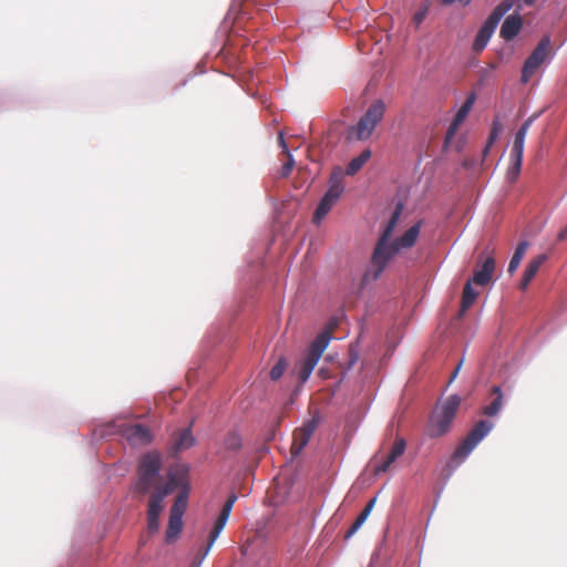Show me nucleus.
<instances>
[{"instance_id":"nucleus-5","label":"nucleus","mask_w":567,"mask_h":567,"mask_svg":"<svg viewBox=\"0 0 567 567\" xmlns=\"http://www.w3.org/2000/svg\"><path fill=\"white\" fill-rule=\"evenodd\" d=\"M537 115L529 116L518 128L515 134L512 151H511V164L506 173V178L509 183H514L520 173L522 163H523V154H524V145L527 132Z\"/></svg>"},{"instance_id":"nucleus-34","label":"nucleus","mask_w":567,"mask_h":567,"mask_svg":"<svg viewBox=\"0 0 567 567\" xmlns=\"http://www.w3.org/2000/svg\"><path fill=\"white\" fill-rule=\"evenodd\" d=\"M188 488H184V491H181L178 495L175 498V502L171 508V513L173 515L182 516L184 515L186 508H187V499H188Z\"/></svg>"},{"instance_id":"nucleus-11","label":"nucleus","mask_w":567,"mask_h":567,"mask_svg":"<svg viewBox=\"0 0 567 567\" xmlns=\"http://www.w3.org/2000/svg\"><path fill=\"white\" fill-rule=\"evenodd\" d=\"M406 449V442L403 437L396 436L388 455L382 457V460L379 462L380 453L374 455V468L373 473L375 475H379L381 473H385L390 470L391 465L403 455Z\"/></svg>"},{"instance_id":"nucleus-33","label":"nucleus","mask_w":567,"mask_h":567,"mask_svg":"<svg viewBox=\"0 0 567 567\" xmlns=\"http://www.w3.org/2000/svg\"><path fill=\"white\" fill-rule=\"evenodd\" d=\"M221 446L225 451L236 452L241 449V436L236 431H230L225 435Z\"/></svg>"},{"instance_id":"nucleus-9","label":"nucleus","mask_w":567,"mask_h":567,"mask_svg":"<svg viewBox=\"0 0 567 567\" xmlns=\"http://www.w3.org/2000/svg\"><path fill=\"white\" fill-rule=\"evenodd\" d=\"M237 501V495L236 494H231L228 499L225 502L215 524H214V527L213 529L210 530L209 533V537H208V543H207V546L204 550V553L202 554V557L198 561V565L202 563V560L205 558V556L208 554V551L210 550L212 546L214 545V543L216 542V539L218 538L219 534L221 533V530L224 529L229 516H230V513H231V509L234 507V504L236 503Z\"/></svg>"},{"instance_id":"nucleus-7","label":"nucleus","mask_w":567,"mask_h":567,"mask_svg":"<svg viewBox=\"0 0 567 567\" xmlns=\"http://www.w3.org/2000/svg\"><path fill=\"white\" fill-rule=\"evenodd\" d=\"M492 427L493 424L491 422L485 420L478 421L455 449L452 456L453 461L456 463L463 462L476 445L489 433Z\"/></svg>"},{"instance_id":"nucleus-10","label":"nucleus","mask_w":567,"mask_h":567,"mask_svg":"<svg viewBox=\"0 0 567 567\" xmlns=\"http://www.w3.org/2000/svg\"><path fill=\"white\" fill-rule=\"evenodd\" d=\"M237 501V495L236 494H231L228 499L225 502L215 524H214V527L213 529L210 530L209 533V537H208V543H207V546L204 550V553L202 554V557L198 561V565L202 563V560L205 558V556L208 554V551L210 550L212 546L214 545V543L216 542V539L218 538L219 534L221 533V530L224 529L229 516H230V513H231V509L234 507V504L236 503Z\"/></svg>"},{"instance_id":"nucleus-36","label":"nucleus","mask_w":567,"mask_h":567,"mask_svg":"<svg viewBox=\"0 0 567 567\" xmlns=\"http://www.w3.org/2000/svg\"><path fill=\"white\" fill-rule=\"evenodd\" d=\"M287 365L288 364H287L286 359L280 358L269 372L270 379L274 381L279 380L282 377Z\"/></svg>"},{"instance_id":"nucleus-47","label":"nucleus","mask_w":567,"mask_h":567,"mask_svg":"<svg viewBox=\"0 0 567 567\" xmlns=\"http://www.w3.org/2000/svg\"><path fill=\"white\" fill-rule=\"evenodd\" d=\"M536 0H524V2L528 6L533 4Z\"/></svg>"},{"instance_id":"nucleus-42","label":"nucleus","mask_w":567,"mask_h":567,"mask_svg":"<svg viewBox=\"0 0 567 567\" xmlns=\"http://www.w3.org/2000/svg\"><path fill=\"white\" fill-rule=\"evenodd\" d=\"M462 364H463V360H461L457 365L455 367L454 371L452 372V375L450 378V381L449 383H452L454 381V379L457 377L461 368H462Z\"/></svg>"},{"instance_id":"nucleus-25","label":"nucleus","mask_w":567,"mask_h":567,"mask_svg":"<svg viewBox=\"0 0 567 567\" xmlns=\"http://www.w3.org/2000/svg\"><path fill=\"white\" fill-rule=\"evenodd\" d=\"M492 395H494V399L489 404L484 406L483 413L486 416H494L496 415L503 408V392L501 386L494 385L491 391Z\"/></svg>"},{"instance_id":"nucleus-23","label":"nucleus","mask_w":567,"mask_h":567,"mask_svg":"<svg viewBox=\"0 0 567 567\" xmlns=\"http://www.w3.org/2000/svg\"><path fill=\"white\" fill-rule=\"evenodd\" d=\"M421 230V221L410 227L400 238L393 240L398 248L408 249L414 246Z\"/></svg>"},{"instance_id":"nucleus-37","label":"nucleus","mask_w":567,"mask_h":567,"mask_svg":"<svg viewBox=\"0 0 567 567\" xmlns=\"http://www.w3.org/2000/svg\"><path fill=\"white\" fill-rule=\"evenodd\" d=\"M473 103H474V96L468 97L466 100V102L457 111V113L455 114L454 120L456 122L462 123L465 120L466 115L468 114Z\"/></svg>"},{"instance_id":"nucleus-35","label":"nucleus","mask_w":567,"mask_h":567,"mask_svg":"<svg viewBox=\"0 0 567 567\" xmlns=\"http://www.w3.org/2000/svg\"><path fill=\"white\" fill-rule=\"evenodd\" d=\"M502 131L503 124L498 117H495L492 122V127L486 144H488V146H493Z\"/></svg>"},{"instance_id":"nucleus-32","label":"nucleus","mask_w":567,"mask_h":567,"mask_svg":"<svg viewBox=\"0 0 567 567\" xmlns=\"http://www.w3.org/2000/svg\"><path fill=\"white\" fill-rule=\"evenodd\" d=\"M401 210H402V207L401 205L398 206L394 212L392 213L386 226L384 227L379 240H390L396 225H398V221H399V218L401 216Z\"/></svg>"},{"instance_id":"nucleus-29","label":"nucleus","mask_w":567,"mask_h":567,"mask_svg":"<svg viewBox=\"0 0 567 567\" xmlns=\"http://www.w3.org/2000/svg\"><path fill=\"white\" fill-rule=\"evenodd\" d=\"M138 473V480L136 483V489L140 493H147L153 486H155L158 482V476L148 474L145 472L137 471Z\"/></svg>"},{"instance_id":"nucleus-4","label":"nucleus","mask_w":567,"mask_h":567,"mask_svg":"<svg viewBox=\"0 0 567 567\" xmlns=\"http://www.w3.org/2000/svg\"><path fill=\"white\" fill-rule=\"evenodd\" d=\"M399 251L394 241L378 240L370 259V268L362 277V284L377 280Z\"/></svg>"},{"instance_id":"nucleus-13","label":"nucleus","mask_w":567,"mask_h":567,"mask_svg":"<svg viewBox=\"0 0 567 567\" xmlns=\"http://www.w3.org/2000/svg\"><path fill=\"white\" fill-rule=\"evenodd\" d=\"M187 472V468L184 466H177L169 470L167 473L166 484L163 487H157L156 489L165 496H168L177 488H181V491H184V488L189 489Z\"/></svg>"},{"instance_id":"nucleus-39","label":"nucleus","mask_w":567,"mask_h":567,"mask_svg":"<svg viewBox=\"0 0 567 567\" xmlns=\"http://www.w3.org/2000/svg\"><path fill=\"white\" fill-rule=\"evenodd\" d=\"M461 123L460 122H456L454 118L453 121L451 122L450 126L447 127V131H446V134H445V138H444V150L447 148V146L450 145V143L452 142V140L454 138L458 127H460Z\"/></svg>"},{"instance_id":"nucleus-21","label":"nucleus","mask_w":567,"mask_h":567,"mask_svg":"<svg viewBox=\"0 0 567 567\" xmlns=\"http://www.w3.org/2000/svg\"><path fill=\"white\" fill-rule=\"evenodd\" d=\"M514 0H503L483 23L484 27L495 31L501 19L513 8Z\"/></svg>"},{"instance_id":"nucleus-31","label":"nucleus","mask_w":567,"mask_h":567,"mask_svg":"<svg viewBox=\"0 0 567 567\" xmlns=\"http://www.w3.org/2000/svg\"><path fill=\"white\" fill-rule=\"evenodd\" d=\"M527 247H528L527 241H520L517 245L515 252L512 256L511 261L508 264V269H507L508 274L513 275L517 270V268L519 267L520 261L526 252Z\"/></svg>"},{"instance_id":"nucleus-30","label":"nucleus","mask_w":567,"mask_h":567,"mask_svg":"<svg viewBox=\"0 0 567 567\" xmlns=\"http://www.w3.org/2000/svg\"><path fill=\"white\" fill-rule=\"evenodd\" d=\"M493 33V30L482 25L473 42V51L476 53L482 52L487 45Z\"/></svg>"},{"instance_id":"nucleus-15","label":"nucleus","mask_w":567,"mask_h":567,"mask_svg":"<svg viewBox=\"0 0 567 567\" xmlns=\"http://www.w3.org/2000/svg\"><path fill=\"white\" fill-rule=\"evenodd\" d=\"M165 495L155 489L148 501L147 508V529L150 533H156L159 527V515L163 511Z\"/></svg>"},{"instance_id":"nucleus-19","label":"nucleus","mask_w":567,"mask_h":567,"mask_svg":"<svg viewBox=\"0 0 567 567\" xmlns=\"http://www.w3.org/2000/svg\"><path fill=\"white\" fill-rule=\"evenodd\" d=\"M523 20L519 16L513 14L505 19L501 27V37L506 40H513L520 31Z\"/></svg>"},{"instance_id":"nucleus-45","label":"nucleus","mask_w":567,"mask_h":567,"mask_svg":"<svg viewBox=\"0 0 567 567\" xmlns=\"http://www.w3.org/2000/svg\"><path fill=\"white\" fill-rule=\"evenodd\" d=\"M558 239L559 240H567V226L560 230V233L558 234Z\"/></svg>"},{"instance_id":"nucleus-41","label":"nucleus","mask_w":567,"mask_h":567,"mask_svg":"<svg viewBox=\"0 0 567 567\" xmlns=\"http://www.w3.org/2000/svg\"><path fill=\"white\" fill-rule=\"evenodd\" d=\"M278 143H279L280 147L282 148V152L285 153V155H288V153H290V151L287 147V144H286L282 133H280L278 136Z\"/></svg>"},{"instance_id":"nucleus-12","label":"nucleus","mask_w":567,"mask_h":567,"mask_svg":"<svg viewBox=\"0 0 567 567\" xmlns=\"http://www.w3.org/2000/svg\"><path fill=\"white\" fill-rule=\"evenodd\" d=\"M120 433L131 445H147L152 442L153 435L150 429L143 424H122Z\"/></svg>"},{"instance_id":"nucleus-8","label":"nucleus","mask_w":567,"mask_h":567,"mask_svg":"<svg viewBox=\"0 0 567 567\" xmlns=\"http://www.w3.org/2000/svg\"><path fill=\"white\" fill-rule=\"evenodd\" d=\"M343 184H342V173L333 172L331 174L330 181H329V188L327 193L321 198L318 207L315 210L313 214V221L320 223L322 218L326 217V215L330 212L332 206L336 204V202L339 199L341 194L343 193Z\"/></svg>"},{"instance_id":"nucleus-3","label":"nucleus","mask_w":567,"mask_h":567,"mask_svg":"<svg viewBox=\"0 0 567 567\" xmlns=\"http://www.w3.org/2000/svg\"><path fill=\"white\" fill-rule=\"evenodd\" d=\"M384 112L385 104L382 100H375L372 102L358 123L347 130L346 138L348 141L368 140L372 135L377 125L383 118Z\"/></svg>"},{"instance_id":"nucleus-24","label":"nucleus","mask_w":567,"mask_h":567,"mask_svg":"<svg viewBox=\"0 0 567 567\" xmlns=\"http://www.w3.org/2000/svg\"><path fill=\"white\" fill-rule=\"evenodd\" d=\"M375 502H377V498L373 497L371 498L367 505L364 506V508L362 509V512L358 515V517L355 518V520L353 522V524L351 525V527L348 529V532L346 533L344 535V538H350L352 535H354L358 529L364 524V522L367 520V518L369 517V515L371 514L374 505H375Z\"/></svg>"},{"instance_id":"nucleus-18","label":"nucleus","mask_w":567,"mask_h":567,"mask_svg":"<svg viewBox=\"0 0 567 567\" xmlns=\"http://www.w3.org/2000/svg\"><path fill=\"white\" fill-rule=\"evenodd\" d=\"M546 254H540L533 258L526 266L525 271L522 277V281L519 284V288L525 290L530 281L534 279L536 274L538 272L540 266L547 260Z\"/></svg>"},{"instance_id":"nucleus-40","label":"nucleus","mask_w":567,"mask_h":567,"mask_svg":"<svg viewBox=\"0 0 567 567\" xmlns=\"http://www.w3.org/2000/svg\"><path fill=\"white\" fill-rule=\"evenodd\" d=\"M286 156H287V162L281 166L280 172H279L280 176L284 178L288 177L290 175V173L295 166V159H293L291 153H288V155H286Z\"/></svg>"},{"instance_id":"nucleus-26","label":"nucleus","mask_w":567,"mask_h":567,"mask_svg":"<svg viewBox=\"0 0 567 567\" xmlns=\"http://www.w3.org/2000/svg\"><path fill=\"white\" fill-rule=\"evenodd\" d=\"M472 281L468 280L463 288L462 293V302H461V309L458 312V316H464L465 311L474 303V301L477 298L478 292L474 290L472 287Z\"/></svg>"},{"instance_id":"nucleus-46","label":"nucleus","mask_w":567,"mask_h":567,"mask_svg":"<svg viewBox=\"0 0 567 567\" xmlns=\"http://www.w3.org/2000/svg\"><path fill=\"white\" fill-rule=\"evenodd\" d=\"M492 146H488V144L485 145L484 150H483V158H485L489 151H491Z\"/></svg>"},{"instance_id":"nucleus-44","label":"nucleus","mask_w":567,"mask_h":567,"mask_svg":"<svg viewBox=\"0 0 567 567\" xmlns=\"http://www.w3.org/2000/svg\"><path fill=\"white\" fill-rule=\"evenodd\" d=\"M443 4H452L455 2H460L464 6L468 4L472 0H441Z\"/></svg>"},{"instance_id":"nucleus-20","label":"nucleus","mask_w":567,"mask_h":567,"mask_svg":"<svg viewBox=\"0 0 567 567\" xmlns=\"http://www.w3.org/2000/svg\"><path fill=\"white\" fill-rule=\"evenodd\" d=\"M514 0H503L483 23L484 27L495 31L501 19L513 8Z\"/></svg>"},{"instance_id":"nucleus-16","label":"nucleus","mask_w":567,"mask_h":567,"mask_svg":"<svg viewBox=\"0 0 567 567\" xmlns=\"http://www.w3.org/2000/svg\"><path fill=\"white\" fill-rule=\"evenodd\" d=\"M195 444V437L190 427L182 429L173 433L171 449L176 454L192 447Z\"/></svg>"},{"instance_id":"nucleus-27","label":"nucleus","mask_w":567,"mask_h":567,"mask_svg":"<svg viewBox=\"0 0 567 567\" xmlns=\"http://www.w3.org/2000/svg\"><path fill=\"white\" fill-rule=\"evenodd\" d=\"M371 151L365 148L360 153L359 156L352 158L346 168V174L349 176H353L357 174L362 166L371 158Z\"/></svg>"},{"instance_id":"nucleus-43","label":"nucleus","mask_w":567,"mask_h":567,"mask_svg":"<svg viewBox=\"0 0 567 567\" xmlns=\"http://www.w3.org/2000/svg\"><path fill=\"white\" fill-rule=\"evenodd\" d=\"M473 165H474V159H473V158L467 157V158H464V159L462 161V167H463V168H466V169H467V168L473 167Z\"/></svg>"},{"instance_id":"nucleus-14","label":"nucleus","mask_w":567,"mask_h":567,"mask_svg":"<svg viewBox=\"0 0 567 567\" xmlns=\"http://www.w3.org/2000/svg\"><path fill=\"white\" fill-rule=\"evenodd\" d=\"M318 422L316 419L309 420L303 426L295 430L293 440L290 447V452L293 456H297L301 453L303 447L308 444L310 437L316 431Z\"/></svg>"},{"instance_id":"nucleus-22","label":"nucleus","mask_w":567,"mask_h":567,"mask_svg":"<svg viewBox=\"0 0 567 567\" xmlns=\"http://www.w3.org/2000/svg\"><path fill=\"white\" fill-rule=\"evenodd\" d=\"M161 466V456L156 453H147L142 457L138 471L159 476Z\"/></svg>"},{"instance_id":"nucleus-38","label":"nucleus","mask_w":567,"mask_h":567,"mask_svg":"<svg viewBox=\"0 0 567 567\" xmlns=\"http://www.w3.org/2000/svg\"><path fill=\"white\" fill-rule=\"evenodd\" d=\"M429 11V4L423 3L420 9L413 14L412 17V23L415 25V28H419L421 23L424 21L426 14Z\"/></svg>"},{"instance_id":"nucleus-2","label":"nucleus","mask_w":567,"mask_h":567,"mask_svg":"<svg viewBox=\"0 0 567 567\" xmlns=\"http://www.w3.org/2000/svg\"><path fill=\"white\" fill-rule=\"evenodd\" d=\"M333 326H329L323 329L310 343L306 357L298 364V379L300 383H305L309 377L311 375L313 369L319 362L322 353L329 346L333 328L337 326L338 321H332Z\"/></svg>"},{"instance_id":"nucleus-28","label":"nucleus","mask_w":567,"mask_h":567,"mask_svg":"<svg viewBox=\"0 0 567 567\" xmlns=\"http://www.w3.org/2000/svg\"><path fill=\"white\" fill-rule=\"evenodd\" d=\"M182 527H183V517L177 516L176 514L175 515L169 514L168 526L166 529V542H168V543L174 542L178 537L179 533L182 532Z\"/></svg>"},{"instance_id":"nucleus-6","label":"nucleus","mask_w":567,"mask_h":567,"mask_svg":"<svg viewBox=\"0 0 567 567\" xmlns=\"http://www.w3.org/2000/svg\"><path fill=\"white\" fill-rule=\"evenodd\" d=\"M551 40L548 35L542 38L536 48L526 59L522 69V83L526 84L539 68L553 56Z\"/></svg>"},{"instance_id":"nucleus-17","label":"nucleus","mask_w":567,"mask_h":567,"mask_svg":"<svg viewBox=\"0 0 567 567\" xmlns=\"http://www.w3.org/2000/svg\"><path fill=\"white\" fill-rule=\"evenodd\" d=\"M495 271V260L493 257H486L480 269L474 271L472 279L473 284L478 286H486L491 280Z\"/></svg>"},{"instance_id":"nucleus-1","label":"nucleus","mask_w":567,"mask_h":567,"mask_svg":"<svg viewBox=\"0 0 567 567\" xmlns=\"http://www.w3.org/2000/svg\"><path fill=\"white\" fill-rule=\"evenodd\" d=\"M460 405L461 398L457 394L450 395L445 401L436 405L427 425L430 437H440L450 431Z\"/></svg>"}]
</instances>
